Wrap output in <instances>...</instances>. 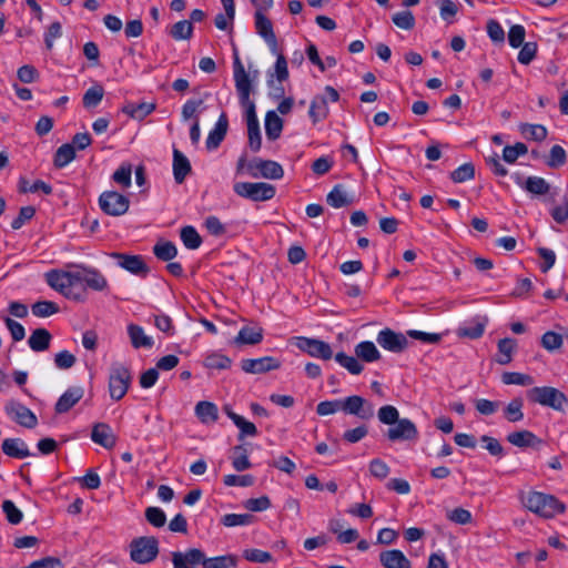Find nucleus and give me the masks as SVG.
I'll return each mask as SVG.
<instances>
[{
  "label": "nucleus",
  "instance_id": "obj_6",
  "mask_svg": "<svg viewBox=\"0 0 568 568\" xmlns=\"http://www.w3.org/2000/svg\"><path fill=\"white\" fill-rule=\"evenodd\" d=\"M233 190L239 196L254 202L268 201L275 195V187L265 182H237Z\"/></svg>",
  "mask_w": 568,
  "mask_h": 568
},
{
  "label": "nucleus",
  "instance_id": "obj_5",
  "mask_svg": "<svg viewBox=\"0 0 568 568\" xmlns=\"http://www.w3.org/2000/svg\"><path fill=\"white\" fill-rule=\"evenodd\" d=\"M529 400L542 406L561 410L567 403L566 395L559 389L550 386L532 387L527 392Z\"/></svg>",
  "mask_w": 568,
  "mask_h": 568
},
{
  "label": "nucleus",
  "instance_id": "obj_27",
  "mask_svg": "<svg viewBox=\"0 0 568 568\" xmlns=\"http://www.w3.org/2000/svg\"><path fill=\"white\" fill-rule=\"evenodd\" d=\"M128 335L134 348H151L154 344L153 338L146 335L144 328L140 325L129 324Z\"/></svg>",
  "mask_w": 568,
  "mask_h": 568
},
{
  "label": "nucleus",
  "instance_id": "obj_10",
  "mask_svg": "<svg viewBox=\"0 0 568 568\" xmlns=\"http://www.w3.org/2000/svg\"><path fill=\"white\" fill-rule=\"evenodd\" d=\"M296 346L307 353L312 357L328 361L333 357V349L331 345L324 341L310 338V337H297Z\"/></svg>",
  "mask_w": 568,
  "mask_h": 568
},
{
  "label": "nucleus",
  "instance_id": "obj_53",
  "mask_svg": "<svg viewBox=\"0 0 568 568\" xmlns=\"http://www.w3.org/2000/svg\"><path fill=\"white\" fill-rule=\"evenodd\" d=\"M528 152V148L523 142H517L514 145H507L503 150V159L509 164H513L521 155Z\"/></svg>",
  "mask_w": 568,
  "mask_h": 568
},
{
  "label": "nucleus",
  "instance_id": "obj_1",
  "mask_svg": "<svg viewBox=\"0 0 568 568\" xmlns=\"http://www.w3.org/2000/svg\"><path fill=\"white\" fill-rule=\"evenodd\" d=\"M48 285L65 298L83 302L87 290L97 292L108 290L106 277L94 267L84 264H71L65 270H51L45 273Z\"/></svg>",
  "mask_w": 568,
  "mask_h": 568
},
{
  "label": "nucleus",
  "instance_id": "obj_63",
  "mask_svg": "<svg viewBox=\"0 0 568 568\" xmlns=\"http://www.w3.org/2000/svg\"><path fill=\"white\" fill-rule=\"evenodd\" d=\"M521 49L518 53V62L521 64H529L537 54V43L536 42H525L520 45Z\"/></svg>",
  "mask_w": 568,
  "mask_h": 568
},
{
  "label": "nucleus",
  "instance_id": "obj_7",
  "mask_svg": "<svg viewBox=\"0 0 568 568\" xmlns=\"http://www.w3.org/2000/svg\"><path fill=\"white\" fill-rule=\"evenodd\" d=\"M98 202L101 211L110 216H122L130 207L129 197L116 191L102 192Z\"/></svg>",
  "mask_w": 568,
  "mask_h": 568
},
{
  "label": "nucleus",
  "instance_id": "obj_14",
  "mask_svg": "<svg viewBox=\"0 0 568 568\" xmlns=\"http://www.w3.org/2000/svg\"><path fill=\"white\" fill-rule=\"evenodd\" d=\"M4 408L10 418L17 422L19 425L27 428H33L37 426V416L21 403L10 400L6 404Z\"/></svg>",
  "mask_w": 568,
  "mask_h": 568
},
{
  "label": "nucleus",
  "instance_id": "obj_30",
  "mask_svg": "<svg viewBox=\"0 0 568 568\" xmlns=\"http://www.w3.org/2000/svg\"><path fill=\"white\" fill-rule=\"evenodd\" d=\"M195 415L203 424H213L219 418L217 406L212 402H199L195 405Z\"/></svg>",
  "mask_w": 568,
  "mask_h": 568
},
{
  "label": "nucleus",
  "instance_id": "obj_21",
  "mask_svg": "<svg viewBox=\"0 0 568 568\" xmlns=\"http://www.w3.org/2000/svg\"><path fill=\"white\" fill-rule=\"evenodd\" d=\"M254 18L256 32L275 50L277 41L271 20L265 16V13H255Z\"/></svg>",
  "mask_w": 568,
  "mask_h": 568
},
{
  "label": "nucleus",
  "instance_id": "obj_25",
  "mask_svg": "<svg viewBox=\"0 0 568 568\" xmlns=\"http://www.w3.org/2000/svg\"><path fill=\"white\" fill-rule=\"evenodd\" d=\"M52 341L51 333L45 328H36L28 338V345L33 352H44L49 349Z\"/></svg>",
  "mask_w": 568,
  "mask_h": 568
},
{
  "label": "nucleus",
  "instance_id": "obj_45",
  "mask_svg": "<svg viewBox=\"0 0 568 568\" xmlns=\"http://www.w3.org/2000/svg\"><path fill=\"white\" fill-rule=\"evenodd\" d=\"M232 466L236 471H244L251 468L252 464L248 459L247 450L243 446L233 448Z\"/></svg>",
  "mask_w": 568,
  "mask_h": 568
},
{
  "label": "nucleus",
  "instance_id": "obj_55",
  "mask_svg": "<svg viewBox=\"0 0 568 568\" xmlns=\"http://www.w3.org/2000/svg\"><path fill=\"white\" fill-rule=\"evenodd\" d=\"M221 523L225 527L248 526L253 523V516L250 514H226Z\"/></svg>",
  "mask_w": 568,
  "mask_h": 568
},
{
  "label": "nucleus",
  "instance_id": "obj_2",
  "mask_svg": "<svg viewBox=\"0 0 568 568\" xmlns=\"http://www.w3.org/2000/svg\"><path fill=\"white\" fill-rule=\"evenodd\" d=\"M519 500L527 510L544 519L555 518L566 511V505L556 496L538 490L519 493Z\"/></svg>",
  "mask_w": 568,
  "mask_h": 568
},
{
  "label": "nucleus",
  "instance_id": "obj_26",
  "mask_svg": "<svg viewBox=\"0 0 568 568\" xmlns=\"http://www.w3.org/2000/svg\"><path fill=\"white\" fill-rule=\"evenodd\" d=\"M354 353L365 363H374L381 359L382 354L376 345L371 341H363L355 345Z\"/></svg>",
  "mask_w": 568,
  "mask_h": 568
},
{
  "label": "nucleus",
  "instance_id": "obj_34",
  "mask_svg": "<svg viewBox=\"0 0 568 568\" xmlns=\"http://www.w3.org/2000/svg\"><path fill=\"white\" fill-rule=\"evenodd\" d=\"M263 339V329L251 326H244L235 337L236 344L255 345Z\"/></svg>",
  "mask_w": 568,
  "mask_h": 568
},
{
  "label": "nucleus",
  "instance_id": "obj_60",
  "mask_svg": "<svg viewBox=\"0 0 568 568\" xmlns=\"http://www.w3.org/2000/svg\"><path fill=\"white\" fill-rule=\"evenodd\" d=\"M2 510L6 514L7 520L12 525L21 523L23 515L22 511L11 500H4L2 503Z\"/></svg>",
  "mask_w": 568,
  "mask_h": 568
},
{
  "label": "nucleus",
  "instance_id": "obj_17",
  "mask_svg": "<svg viewBox=\"0 0 568 568\" xmlns=\"http://www.w3.org/2000/svg\"><path fill=\"white\" fill-rule=\"evenodd\" d=\"M234 82L240 102H246L251 94V81L244 65L237 57L234 60Z\"/></svg>",
  "mask_w": 568,
  "mask_h": 568
},
{
  "label": "nucleus",
  "instance_id": "obj_61",
  "mask_svg": "<svg viewBox=\"0 0 568 568\" xmlns=\"http://www.w3.org/2000/svg\"><path fill=\"white\" fill-rule=\"evenodd\" d=\"M255 479L252 475H226L223 478V483L229 487H250L254 484Z\"/></svg>",
  "mask_w": 568,
  "mask_h": 568
},
{
  "label": "nucleus",
  "instance_id": "obj_13",
  "mask_svg": "<svg viewBox=\"0 0 568 568\" xmlns=\"http://www.w3.org/2000/svg\"><path fill=\"white\" fill-rule=\"evenodd\" d=\"M280 367L281 361L273 356L245 358L241 361V368L247 374H264L278 369Z\"/></svg>",
  "mask_w": 568,
  "mask_h": 568
},
{
  "label": "nucleus",
  "instance_id": "obj_22",
  "mask_svg": "<svg viewBox=\"0 0 568 568\" xmlns=\"http://www.w3.org/2000/svg\"><path fill=\"white\" fill-rule=\"evenodd\" d=\"M227 125L226 114L222 113L206 138L205 144L207 150H215L221 144L226 134Z\"/></svg>",
  "mask_w": 568,
  "mask_h": 568
},
{
  "label": "nucleus",
  "instance_id": "obj_42",
  "mask_svg": "<svg viewBox=\"0 0 568 568\" xmlns=\"http://www.w3.org/2000/svg\"><path fill=\"white\" fill-rule=\"evenodd\" d=\"M181 241L189 250H196L202 244V239L194 226L187 225L181 229Z\"/></svg>",
  "mask_w": 568,
  "mask_h": 568
},
{
  "label": "nucleus",
  "instance_id": "obj_57",
  "mask_svg": "<svg viewBox=\"0 0 568 568\" xmlns=\"http://www.w3.org/2000/svg\"><path fill=\"white\" fill-rule=\"evenodd\" d=\"M475 168L471 163H464L450 173V178L455 183H463L474 179Z\"/></svg>",
  "mask_w": 568,
  "mask_h": 568
},
{
  "label": "nucleus",
  "instance_id": "obj_28",
  "mask_svg": "<svg viewBox=\"0 0 568 568\" xmlns=\"http://www.w3.org/2000/svg\"><path fill=\"white\" fill-rule=\"evenodd\" d=\"M191 171V164L187 158L178 149L173 150V174L176 183L184 182L186 175Z\"/></svg>",
  "mask_w": 568,
  "mask_h": 568
},
{
  "label": "nucleus",
  "instance_id": "obj_8",
  "mask_svg": "<svg viewBox=\"0 0 568 568\" xmlns=\"http://www.w3.org/2000/svg\"><path fill=\"white\" fill-rule=\"evenodd\" d=\"M342 412L354 415L362 420H369L374 417V405L358 395L342 398Z\"/></svg>",
  "mask_w": 568,
  "mask_h": 568
},
{
  "label": "nucleus",
  "instance_id": "obj_35",
  "mask_svg": "<svg viewBox=\"0 0 568 568\" xmlns=\"http://www.w3.org/2000/svg\"><path fill=\"white\" fill-rule=\"evenodd\" d=\"M236 564V557L233 555L207 558L204 552L203 561H201V566H203V568H234Z\"/></svg>",
  "mask_w": 568,
  "mask_h": 568
},
{
  "label": "nucleus",
  "instance_id": "obj_46",
  "mask_svg": "<svg viewBox=\"0 0 568 568\" xmlns=\"http://www.w3.org/2000/svg\"><path fill=\"white\" fill-rule=\"evenodd\" d=\"M485 332V325L479 322H470L460 325L457 328L459 337H467L470 339L479 338Z\"/></svg>",
  "mask_w": 568,
  "mask_h": 568
},
{
  "label": "nucleus",
  "instance_id": "obj_51",
  "mask_svg": "<svg viewBox=\"0 0 568 568\" xmlns=\"http://www.w3.org/2000/svg\"><path fill=\"white\" fill-rule=\"evenodd\" d=\"M104 90L100 84L89 88L83 95V105L87 109L95 108L102 101Z\"/></svg>",
  "mask_w": 568,
  "mask_h": 568
},
{
  "label": "nucleus",
  "instance_id": "obj_33",
  "mask_svg": "<svg viewBox=\"0 0 568 568\" xmlns=\"http://www.w3.org/2000/svg\"><path fill=\"white\" fill-rule=\"evenodd\" d=\"M498 354L496 362L500 365L509 364L513 359V354L517 347L515 339L506 337L498 342Z\"/></svg>",
  "mask_w": 568,
  "mask_h": 568
},
{
  "label": "nucleus",
  "instance_id": "obj_43",
  "mask_svg": "<svg viewBox=\"0 0 568 568\" xmlns=\"http://www.w3.org/2000/svg\"><path fill=\"white\" fill-rule=\"evenodd\" d=\"M75 158V150L72 144H62L54 154V165L59 169L67 166Z\"/></svg>",
  "mask_w": 568,
  "mask_h": 568
},
{
  "label": "nucleus",
  "instance_id": "obj_38",
  "mask_svg": "<svg viewBox=\"0 0 568 568\" xmlns=\"http://www.w3.org/2000/svg\"><path fill=\"white\" fill-rule=\"evenodd\" d=\"M327 203L335 209L347 206L352 203V199L342 185H335L327 194Z\"/></svg>",
  "mask_w": 568,
  "mask_h": 568
},
{
  "label": "nucleus",
  "instance_id": "obj_56",
  "mask_svg": "<svg viewBox=\"0 0 568 568\" xmlns=\"http://www.w3.org/2000/svg\"><path fill=\"white\" fill-rule=\"evenodd\" d=\"M145 519L153 527L161 528L166 523V515L160 507L151 506L145 509Z\"/></svg>",
  "mask_w": 568,
  "mask_h": 568
},
{
  "label": "nucleus",
  "instance_id": "obj_44",
  "mask_svg": "<svg viewBox=\"0 0 568 568\" xmlns=\"http://www.w3.org/2000/svg\"><path fill=\"white\" fill-rule=\"evenodd\" d=\"M153 253L161 261H171L176 256L178 248L170 241H161L154 245Z\"/></svg>",
  "mask_w": 568,
  "mask_h": 568
},
{
  "label": "nucleus",
  "instance_id": "obj_12",
  "mask_svg": "<svg viewBox=\"0 0 568 568\" xmlns=\"http://www.w3.org/2000/svg\"><path fill=\"white\" fill-rule=\"evenodd\" d=\"M247 169L252 178L262 176L264 179L278 180L284 175L282 165L272 160H256L250 163Z\"/></svg>",
  "mask_w": 568,
  "mask_h": 568
},
{
  "label": "nucleus",
  "instance_id": "obj_50",
  "mask_svg": "<svg viewBox=\"0 0 568 568\" xmlns=\"http://www.w3.org/2000/svg\"><path fill=\"white\" fill-rule=\"evenodd\" d=\"M541 346L548 352L558 351L564 344V334L548 331L541 336Z\"/></svg>",
  "mask_w": 568,
  "mask_h": 568
},
{
  "label": "nucleus",
  "instance_id": "obj_52",
  "mask_svg": "<svg viewBox=\"0 0 568 568\" xmlns=\"http://www.w3.org/2000/svg\"><path fill=\"white\" fill-rule=\"evenodd\" d=\"M501 382L505 385L530 386L534 384V378L530 375L518 372H506L501 376Z\"/></svg>",
  "mask_w": 568,
  "mask_h": 568
},
{
  "label": "nucleus",
  "instance_id": "obj_24",
  "mask_svg": "<svg viewBox=\"0 0 568 568\" xmlns=\"http://www.w3.org/2000/svg\"><path fill=\"white\" fill-rule=\"evenodd\" d=\"M2 452L13 458H26L31 455L27 444L20 438H7L2 442Z\"/></svg>",
  "mask_w": 568,
  "mask_h": 568
},
{
  "label": "nucleus",
  "instance_id": "obj_64",
  "mask_svg": "<svg viewBox=\"0 0 568 568\" xmlns=\"http://www.w3.org/2000/svg\"><path fill=\"white\" fill-rule=\"evenodd\" d=\"M551 217L559 224L568 220V197L565 196L560 203L550 210Z\"/></svg>",
  "mask_w": 568,
  "mask_h": 568
},
{
  "label": "nucleus",
  "instance_id": "obj_48",
  "mask_svg": "<svg viewBox=\"0 0 568 568\" xmlns=\"http://www.w3.org/2000/svg\"><path fill=\"white\" fill-rule=\"evenodd\" d=\"M523 406L521 398L510 400L504 410L505 418L510 423L520 422L524 418Z\"/></svg>",
  "mask_w": 568,
  "mask_h": 568
},
{
  "label": "nucleus",
  "instance_id": "obj_49",
  "mask_svg": "<svg viewBox=\"0 0 568 568\" xmlns=\"http://www.w3.org/2000/svg\"><path fill=\"white\" fill-rule=\"evenodd\" d=\"M132 165L122 163L112 174V180L123 189L131 186Z\"/></svg>",
  "mask_w": 568,
  "mask_h": 568
},
{
  "label": "nucleus",
  "instance_id": "obj_20",
  "mask_svg": "<svg viewBox=\"0 0 568 568\" xmlns=\"http://www.w3.org/2000/svg\"><path fill=\"white\" fill-rule=\"evenodd\" d=\"M515 181L521 189L534 195H545L550 190L549 183L540 176H528L525 181L516 176Z\"/></svg>",
  "mask_w": 568,
  "mask_h": 568
},
{
  "label": "nucleus",
  "instance_id": "obj_31",
  "mask_svg": "<svg viewBox=\"0 0 568 568\" xmlns=\"http://www.w3.org/2000/svg\"><path fill=\"white\" fill-rule=\"evenodd\" d=\"M518 130L526 140L535 142H542L548 135V130L542 124L520 123Z\"/></svg>",
  "mask_w": 568,
  "mask_h": 568
},
{
  "label": "nucleus",
  "instance_id": "obj_15",
  "mask_svg": "<svg viewBox=\"0 0 568 568\" xmlns=\"http://www.w3.org/2000/svg\"><path fill=\"white\" fill-rule=\"evenodd\" d=\"M387 438L392 442L416 440L418 438V430L410 419L399 418L390 428H388Z\"/></svg>",
  "mask_w": 568,
  "mask_h": 568
},
{
  "label": "nucleus",
  "instance_id": "obj_16",
  "mask_svg": "<svg viewBox=\"0 0 568 568\" xmlns=\"http://www.w3.org/2000/svg\"><path fill=\"white\" fill-rule=\"evenodd\" d=\"M201 561H203V551L199 548L172 552L173 568H199Z\"/></svg>",
  "mask_w": 568,
  "mask_h": 568
},
{
  "label": "nucleus",
  "instance_id": "obj_3",
  "mask_svg": "<svg viewBox=\"0 0 568 568\" xmlns=\"http://www.w3.org/2000/svg\"><path fill=\"white\" fill-rule=\"evenodd\" d=\"M132 383V375L129 367L120 362H114L109 371V393L114 400L122 399L128 393Z\"/></svg>",
  "mask_w": 568,
  "mask_h": 568
},
{
  "label": "nucleus",
  "instance_id": "obj_58",
  "mask_svg": "<svg viewBox=\"0 0 568 568\" xmlns=\"http://www.w3.org/2000/svg\"><path fill=\"white\" fill-rule=\"evenodd\" d=\"M58 305L51 301H41L32 305V314L37 317H48L58 313Z\"/></svg>",
  "mask_w": 568,
  "mask_h": 568
},
{
  "label": "nucleus",
  "instance_id": "obj_39",
  "mask_svg": "<svg viewBox=\"0 0 568 568\" xmlns=\"http://www.w3.org/2000/svg\"><path fill=\"white\" fill-rule=\"evenodd\" d=\"M231 364V358L219 352L209 353L203 361V365L206 368L217 371L227 369L230 368Z\"/></svg>",
  "mask_w": 568,
  "mask_h": 568
},
{
  "label": "nucleus",
  "instance_id": "obj_29",
  "mask_svg": "<svg viewBox=\"0 0 568 568\" xmlns=\"http://www.w3.org/2000/svg\"><path fill=\"white\" fill-rule=\"evenodd\" d=\"M329 108L327 105V98L325 95H315L311 101L308 115L315 124L327 118Z\"/></svg>",
  "mask_w": 568,
  "mask_h": 568
},
{
  "label": "nucleus",
  "instance_id": "obj_32",
  "mask_svg": "<svg viewBox=\"0 0 568 568\" xmlns=\"http://www.w3.org/2000/svg\"><path fill=\"white\" fill-rule=\"evenodd\" d=\"M221 2L225 13H219L214 19V23L217 29L227 30L235 18V4L234 0H221Z\"/></svg>",
  "mask_w": 568,
  "mask_h": 568
},
{
  "label": "nucleus",
  "instance_id": "obj_41",
  "mask_svg": "<svg viewBox=\"0 0 568 568\" xmlns=\"http://www.w3.org/2000/svg\"><path fill=\"white\" fill-rule=\"evenodd\" d=\"M227 416L240 429V439H242L244 436H255L257 434L256 426L253 423L246 420L243 416L231 410L227 412Z\"/></svg>",
  "mask_w": 568,
  "mask_h": 568
},
{
  "label": "nucleus",
  "instance_id": "obj_40",
  "mask_svg": "<svg viewBox=\"0 0 568 568\" xmlns=\"http://www.w3.org/2000/svg\"><path fill=\"white\" fill-rule=\"evenodd\" d=\"M358 359L356 355L351 356L343 352L335 355V361L353 375H359L364 371V365Z\"/></svg>",
  "mask_w": 568,
  "mask_h": 568
},
{
  "label": "nucleus",
  "instance_id": "obj_23",
  "mask_svg": "<svg viewBox=\"0 0 568 568\" xmlns=\"http://www.w3.org/2000/svg\"><path fill=\"white\" fill-rule=\"evenodd\" d=\"M91 439L104 448H112L115 445V437L112 429L104 423H98L93 426Z\"/></svg>",
  "mask_w": 568,
  "mask_h": 568
},
{
  "label": "nucleus",
  "instance_id": "obj_37",
  "mask_svg": "<svg viewBox=\"0 0 568 568\" xmlns=\"http://www.w3.org/2000/svg\"><path fill=\"white\" fill-rule=\"evenodd\" d=\"M283 121L274 111H268L265 116V133L270 140H276L282 132Z\"/></svg>",
  "mask_w": 568,
  "mask_h": 568
},
{
  "label": "nucleus",
  "instance_id": "obj_47",
  "mask_svg": "<svg viewBox=\"0 0 568 568\" xmlns=\"http://www.w3.org/2000/svg\"><path fill=\"white\" fill-rule=\"evenodd\" d=\"M567 162V153L560 145L551 146L549 155L546 159V165L551 169H557L565 165Z\"/></svg>",
  "mask_w": 568,
  "mask_h": 568
},
{
  "label": "nucleus",
  "instance_id": "obj_11",
  "mask_svg": "<svg viewBox=\"0 0 568 568\" xmlns=\"http://www.w3.org/2000/svg\"><path fill=\"white\" fill-rule=\"evenodd\" d=\"M376 342L382 348L392 353H402L408 345V339L403 333H397L390 328L379 331Z\"/></svg>",
  "mask_w": 568,
  "mask_h": 568
},
{
  "label": "nucleus",
  "instance_id": "obj_59",
  "mask_svg": "<svg viewBox=\"0 0 568 568\" xmlns=\"http://www.w3.org/2000/svg\"><path fill=\"white\" fill-rule=\"evenodd\" d=\"M377 417L382 424L392 426L399 419V412L393 405H385L378 409Z\"/></svg>",
  "mask_w": 568,
  "mask_h": 568
},
{
  "label": "nucleus",
  "instance_id": "obj_62",
  "mask_svg": "<svg viewBox=\"0 0 568 568\" xmlns=\"http://www.w3.org/2000/svg\"><path fill=\"white\" fill-rule=\"evenodd\" d=\"M392 20L396 27L403 30H410L415 26V18L408 10L395 13Z\"/></svg>",
  "mask_w": 568,
  "mask_h": 568
},
{
  "label": "nucleus",
  "instance_id": "obj_54",
  "mask_svg": "<svg viewBox=\"0 0 568 568\" xmlns=\"http://www.w3.org/2000/svg\"><path fill=\"white\" fill-rule=\"evenodd\" d=\"M170 33L175 40H187L193 33V24L187 20L179 21L172 26Z\"/></svg>",
  "mask_w": 568,
  "mask_h": 568
},
{
  "label": "nucleus",
  "instance_id": "obj_19",
  "mask_svg": "<svg viewBox=\"0 0 568 568\" xmlns=\"http://www.w3.org/2000/svg\"><path fill=\"white\" fill-rule=\"evenodd\" d=\"M84 395V389L81 386L69 387L57 400L55 412L63 414L69 412Z\"/></svg>",
  "mask_w": 568,
  "mask_h": 568
},
{
  "label": "nucleus",
  "instance_id": "obj_4",
  "mask_svg": "<svg viewBox=\"0 0 568 568\" xmlns=\"http://www.w3.org/2000/svg\"><path fill=\"white\" fill-rule=\"evenodd\" d=\"M158 554L159 541L155 537H138L130 542V558L136 564H149L158 557Z\"/></svg>",
  "mask_w": 568,
  "mask_h": 568
},
{
  "label": "nucleus",
  "instance_id": "obj_18",
  "mask_svg": "<svg viewBox=\"0 0 568 568\" xmlns=\"http://www.w3.org/2000/svg\"><path fill=\"white\" fill-rule=\"evenodd\" d=\"M378 559L384 568H412V561L399 549L384 550Z\"/></svg>",
  "mask_w": 568,
  "mask_h": 568
},
{
  "label": "nucleus",
  "instance_id": "obj_36",
  "mask_svg": "<svg viewBox=\"0 0 568 568\" xmlns=\"http://www.w3.org/2000/svg\"><path fill=\"white\" fill-rule=\"evenodd\" d=\"M507 440L511 445L520 448L534 446L536 443L539 442L536 435L529 430H519L510 433L507 436Z\"/></svg>",
  "mask_w": 568,
  "mask_h": 568
},
{
  "label": "nucleus",
  "instance_id": "obj_9",
  "mask_svg": "<svg viewBox=\"0 0 568 568\" xmlns=\"http://www.w3.org/2000/svg\"><path fill=\"white\" fill-rule=\"evenodd\" d=\"M110 257L116 262L118 266L133 275L145 277L149 274L150 268L140 255L112 252Z\"/></svg>",
  "mask_w": 568,
  "mask_h": 568
}]
</instances>
